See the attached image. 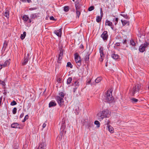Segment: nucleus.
Here are the masks:
<instances>
[{"label":"nucleus","instance_id":"nucleus-46","mask_svg":"<svg viewBox=\"0 0 149 149\" xmlns=\"http://www.w3.org/2000/svg\"><path fill=\"white\" fill-rule=\"evenodd\" d=\"M0 84H2V85L3 86H4L5 85V82L2 81H0Z\"/></svg>","mask_w":149,"mask_h":149},{"label":"nucleus","instance_id":"nucleus-4","mask_svg":"<svg viewBox=\"0 0 149 149\" xmlns=\"http://www.w3.org/2000/svg\"><path fill=\"white\" fill-rule=\"evenodd\" d=\"M141 87V85L139 84H137V85H136L132 90V94L134 95L135 93L139 91Z\"/></svg>","mask_w":149,"mask_h":149},{"label":"nucleus","instance_id":"nucleus-2","mask_svg":"<svg viewBox=\"0 0 149 149\" xmlns=\"http://www.w3.org/2000/svg\"><path fill=\"white\" fill-rule=\"evenodd\" d=\"M112 90H108L105 94V97L107 102H112L113 100L112 95Z\"/></svg>","mask_w":149,"mask_h":149},{"label":"nucleus","instance_id":"nucleus-11","mask_svg":"<svg viewBox=\"0 0 149 149\" xmlns=\"http://www.w3.org/2000/svg\"><path fill=\"white\" fill-rule=\"evenodd\" d=\"M54 33L58 37H61V29L55 31Z\"/></svg>","mask_w":149,"mask_h":149},{"label":"nucleus","instance_id":"nucleus-43","mask_svg":"<svg viewBox=\"0 0 149 149\" xmlns=\"http://www.w3.org/2000/svg\"><path fill=\"white\" fill-rule=\"evenodd\" d=\"M22 1L23 2H27L29 3L31 2V0H22Z\"/></svg>","mask_w":149,"mask_h":149},{"label":"nucleus","instance_id":"nucleus-36","mask_svg":"<svg viewBox=\"0 0 149 149\" xmlns=\"http://www.w3.org/2000/svg\"><path fill=\"white\" fill-rule=\"evenodd\" d=\"M36 17L35 14H33L31 15L30 16L31 19H33L35 18Z\"/></svg>","mask_w":149,"mask_h":149},{"label":"nucleus","instance_id":"nucleus-37","mask_svg":"<svg viewBox=\"0 0 149 149\" xmlns=\"http://www.w3.org/2000/svg\"><path fill=\"white\" fill-rule=\"evenodd\" d=\"M113 22H115V24L116 25L118 22V18H116L115 19H113Z\"/></svg>","mask_w":149,"mask_h":149},{"label":"nucleus","instance_id":"nucleus-20","mask_svg":"<svg viewBox=\"0 0 149 149\" xmlns=\"http://www.w3.org/2000/svg\"><path fill=\"white\" fill-rule=\"evenodd\" d=\"M111 57L115 59H117L119 58V56L117 54H113L111 55Z\"/></svg>","mask_w":149,"mask_h":149},{"label":"nucleus","instance_id":"nucleus-26","mask_svg":"<svg viewBox=\"0 0 149 149\" xmlns=\"http://www.w3.org/2000/svg\"><path fill=\"white\" fill-rule=\"evenodd\" d=\"M130 44L132 46H135V43L134 41L132 40H130Z\"/></svg>","mask_w":149,"mask_h":149},{"label":"nucleus","instance_id":"nucleus-42","mask_svg":"<svg viewBox=\"0 0 149 149\" xmlns=\"http://www.w3.org/2000/svg\"><path fill=\"white\" fill-rule=\"evenodd\" d=\"M131 100L132 102H136L138 101V100L137 99H136L134 98H133L131 99Z\"/></svg>","mask_w":149,"mask_h":149},{"label":"nucleus","instance_id":"nucleus-8","mask_svg":"<svg viewBox=\"0 0 149 149\" xmlns=\"http://www.w3.org/2000/svg\"><path fill=\"white\" fill-rule=\"evenodd\" d=\"M108 35L107 32V31H104L101 35L102 38L104 40H107L108 38Z\"/></svg>","mask_w":149,"mask_h":149},{"label":"nucleus","instance_id":"nucleus-21","mask_svg":"<svg viewBox=\"0 0 149 149\" xmlns=\"http://www.w3.org/2000/svg\"><path fill=\"white\" fill-rule=\"evenodd\" d=\"M121 21L123 26H125L126 24H127L128 25H129V22L127 21L121 20Z\"/></svg>","mask_w":149,"mask_h":149},{"label":"nucleus","instance_id":"nucleus-51","mask_svg":"<svg viewBox=\"0 0 149 149\" xmlns=\"http://www.w3.org/2000/svg\"><path fill=\"white\" fill-rule=\"evenodd\" d=\"M126 40H123V44H125L126 43Z\"/></svg>","mask_w":149,"mask_h":149},{"label":"nucleus","instance_id":"nucleus-31","mask_svg":"<svg viewBox=\"0 0 149 149\" xmlns=\"http://www.w3.org/2000/svg\"><path fill=\"white\" fill-rule=\"evenodd\" d=\"M101 18L100 16H98L97 17L96 20L97 22H99L101 20Z\"/></svg>","mask_w":149,"mask_h":149},{"label":"nucleus","instance_id":"nucleus-17","mask_svg":"<svg viewBox=\"0 0 149 149\" xmlns=\"http://www.w3.org/2000/svg\"><path fill=\"white\" fill-rule=\"evenodd\" d=\"M11 127L14 128H19L20 127L19 126V124L17 123H13L11 125Z\"/></svg>","mask_w":149,"mask_h":149},{"label":"nucleus","instance_id":"nucleus-29","mask_svg":"<svg viewBox=\"0 0 149 149\" xmlns=\"http://www.w3.org/2000/svg\"><path fill=\"white\" fill-rule=\"evenodd\" d=\"M76 10L77 16L78 17H79L81 13L80 12V11L79 10Z\"/></svg>","mask_w":149,"mask_h":149},{"label":"nucleus","instance_id":"nucleus-58","mask_svg":"<svg viewBox=\"0 0 149 149\" xmlns=\"http://www.w3.org/2000/svg\"><path fill=\"white\" fill-rule=\"evenodd\" d=\"M73 1H74V0H72Z\"/></svg>","mask_w":149,"mask_h":149},{"label":"nucleus","instance_id":"nucleus-1","mask_svg":"<svg viewBox=\"0 0 149 149\" xmlns=\"http://www.w3.org/2000/svg\"><path fill=\"white\" fill-rule=\"evenodd\" d=\"M111 112L106 109L100 111L97 114V116L98 120L101 121L104 118H109L111 116Z\"/></svg>","mask_w":149,"mask_h":149},{"label":"nucleus","instance_id":"nucleus-40","mask_svg":"<svg viewBox=\"0 0 149 149\" xmlns=\"http://www.w3.org/2000/svg\"><path fill=\"white\" fill-rule=\"evenodd\" d=\"M17 109L16 108L14 107L13 111V114H15L16 113Z\"/></svg>","mask_w":149,"mask_h":149},{"label":"nucleus","instance_id":"nucleus-13","mask_svg":"<svg viewBox=\"0 0 149 149\" xmlns=\"http://www.w3.org/2000/svg\"><path fill=\"white\" fill-rule=\"evenodd\" d=\"M105 25H107L109 26H110L113 29L112 27V23L110 21L108 20V19H107L105 23Z\"/></svg>","mask_w":149,"mask_h":149},{"label":"nucleus","instance_id":"nucleus-52","mask_svg":"<svg viewBox=\"0 0 149 149\" xmlns=\"http://www.w3.org/2000/svg\"><path fill=\"white\" fill-rule=\"evenodd\" d=\"M2 64H0V70L2 68L3 66L2 65Z\"/></svg>","mask_w":149,"mask_h":149},{"label":"nucleus","instance_id":"nucleus-35","mask_svg":"<svg viewBox=\"0 0 149 149\" xmlns=\"http://www.w3.org/2000/svg\"><path fill=\"white\" fill-rule=\"evenodd\" d=\"M105 122L106 123V124L107 125V126H108V125H110L109 124L110 122V121L109 120H107L106 119V120Z\"/></svg>","mask_w":149,"mask_h":149},{"label":"nucleus","instance_id":"nucleus-16","mask_svg":"<svg viewBox=\"0 0 149 149\" xmlns=\"http://www.w3.org/2000/svg\"><path fill=\"white\" fill-rule=\"evenodd\" d=\"M56 104L55 101H52L49 104V107H51L55 106L56 105Z\"/></svg>","mask_w":149,"mask_h":149},{"label":"nucleus","instance_id":"nucleus-5","mask_svg":"<svg viewBox=\"0 0 149 149\" xmlns=\"http://www.w3.org/2000/svg\"><path fill=\"white\" fill-rule=\"evenodd\" d=\"M63 98L59 97L57 96L56 97V99L58 103V104L61 106L63 104L64 101Z\"/></svg>","mask_w":149,"mask_h":149},{"label":"nucleus","instance_id":"nucleus-25","mask_svg":"<svg viewBox=\"0 0 149 149\" xmlns=\"http://www.w3.org/2000/svg\"><path fill=\"white\" fill-rule=\"evenodd\" d=\"M102 80V78L101 77H97L95 80V82L96 83H98L100 82Z\"/></svg>","mask_w":149,"mask_h":149},{"label":"nucleus","instance_id":"nucleus-41","mask_svg":"<svg viewBox=\"0 0 149 149\" xmlns=\"http://www.w3.org/2000/svg\"><path fill=\"white\" fill-rule=\"evenodd\" d=\"M64 10L65 12H67L68 10V6H65L64 8Z\"/></svg>","mask_w":149,"mask_h":149},{"label":"nucleus","instance_id":"nucleus-32","mask_svg":"<svg viewBox=\"0 0 149 149\" xmlns=\"http://www.w3.org/2000/svg\"><path fill=\"white\" fill-rule=\"evenodd\" d=\"M67 66V67H69L71 68H72V65L70 62H68Z\"/></svg>","mask_w":149,"mask_h":149},{"label":"nucleus","instance_id":"nucleus-3","mask_svg":"<svg viewBox=\"0 0 149 149\" xmlns=\"http://www.w3.org/2000/svg\"><path fill=\"white\" fill-rule=\"evenodd\" d=\"M74 59L76 63L79 66L81 65V61L80 57L77 53H76L74 54Z\"/></svg>","mask_w":149,"mask_h":149},{"label":"nucleus","instance_id":"nucleus-30","mask_svg":"<svg viewBox=\"0 0 149 149\" xmlns=\"http://www.w3.org/2000/svg\"><path fill=\"white\" fill-rule=\"evenodd\" d=\"M90 55V54L87 53V54L86 56L85 60L86 61H88L89 59V56Z\"/></svg>","mask_w":149,"mask_h":149},{"label":"nucleus","instance_id":"nucleus-47","mask_svg":"<svg viewBox=\"0 0 149 149\" xmlns=\"http://www.w3.org/2000/svg\"><path fill=\"white\" fill-rule=\"evenodd\" d=\"M91 80L90 79H88V81H87V84H89L91 82Z\"/></svg>","mask_w":149,"mask_h":149},{"label":"nucleus","instance_id":"nucleus-28","mask_svg":"<svg viewBox=\"0 0 149 149\" xmlns=\"http://www.w3.org/2000/svg\"><path fill=\"white\" fill-rule=\"evenodd\" d=\"M72 81V79L71 77H69L67 80V84H70Z\"/></svg>","mask_w":149,"mask_h":149},{"label":"nucleus","instance_id":"nucleus-15","mask_svg":"<svg viewBox=\"0 0 149 149\" xmlns=\"http://www.w3.org/2000/svg\"><path fill=\"white\" fill-rule=\"evenodd\" d=\"M27 55L28 56L26 57H25L24 58V60L22 62V64L23 65H26L28 61L29 54H28Z\"/></svg>","mask_w":149,"mask_h":149},{"label":"nucleus","instance_id":"nucleus-39","mask_svg":"<svg viewBox=\"0 0 149 149\" xmlns=\"http://www.w3.org/2000/svg\"><path fill=\"white\" fill-rule=\"evenodd\" d=\"M16 104H17L16 102L14 100H13V102H12L10 103V105L12 106L15 105H16Z\"/></svg>","mask_w":149,"mask_h":149},{"label":"nucleus","instance_id":"nucleus-9","mask_svg":"<svg viewBox=\"0 0 149 149\" xmlns=\"http://www.w3.org/2000/svg\"><path fill=\"white\" fill-rule=\"evenodd\" d=\"M46 146V144L45 142H41L38 147V149H44Z\"/></svg>","mask_w":149,"mask_h":149},{"label":"nucleus","instance_id":"nucleus-10","mask_svg":"<svg viewBox=\"0 0 149 149\" xmlns=\"http://www.w3.org/2000/svg\"><path fill=\"white\" fill-rule=\"evenodd\" d=\"M73 86L74 87L73 88L74 92L76 89L79 86V82L78 81H75L74 84H73Z\"/></svg>","mask_w":149,"mask_h":149},{"label":"nucleus","instance_id":"nucleus-38","mask_svg":"<svg viewBox=\"0 0 149 149\" xmlns=\"http://www.w3.org/2000/svg\"><path fill=\"white\" fill-rule=\"evenodd\" d=\"M28 118H29L28 116V115H26L25 116L23 120L22 121V122H24L26 120L28 119Z\"/></svg>","mask_w":149,"mask_h":149},{"label":"nucleus","instance_id":"nucleus-34","mask_svg":"<svg viewBox=\"0 0 149 149\" xmlns=\"http://www.w3.org/2000/svg\"><path fill=\"white\" fill-rule=\"evenodd\" d=\"M63 54V51L61 49L60 50L59 54L58 56L62 57Z\"/></svg>","mask_w":149,"mask_h":149},{"label":"nucleus","instance_id":"nucleus-45","mask_svg":"<svg viewBox=\"0 0 149 149\" xmlns=\"http://www.w3.org/2000/svg\"><path fill=\"white\" fill-rule=\"evenodd\" d=\"M7 45V43L6 41L4 42L3 43V47H6Z\"/></svg>","mask_w":149,"mask_h":149},{"label":"nucleus","instance_id":"nucleus-6","mask_svg":"<svg viewBox=\"0 0 149 149\" xmlns=\"http://www.w3.org/2000/svg\"><path fill=\"white\" fill-rule=\"evenodd\" d=\"M99 51L100 56V60L101 61H102L104 56V54L103 52V48H100Z\"/></svg>","mask_w":149,"mask_h":149},{"label":"nucleus","instance_id":"nucleus-24","mask_svg":"<svg viewBox=\"0 0 149 149\" xmlns=\"http://www.w3.org/2000/svg\"><path fill=\"white\" fill-rule=\"evenodd\" d=\"M26 33L25 32H24L23 34H22L21 36V38L22 40L25 37Z\"/></svg>","mask_w":149,"mask_h":149},{"label":"nucleus","instance_id":"nucleus-57","mask_svg":"<svg viewBox=\"0 0 149 149\" xmlns=\"http://www.w3.org/2000/svg\"><path fill=\"white\" fill-rule=\"evenodd\" d=\"M15 149H18V148L17 147V148H15Z\"/></svg>","mask_w":149,"mask_h":149},{"label":"nucleus","instance_id":"nucleus-27","mask_svg":"<svg viewBox=\"0 0 149 149\" xmlns=\"http://www.w3.org/2000/svg\"><path fill=\"white\" fill-rule=\"evenodd\" d=\"M94 123L95 125H97V127H99L100 126V122L97 120H96L94 122Z\"/></svg>","mask_w":149,"mask_h":149},{"label":"nucleus","instance_id":"nucleus-12","mask_svg":"<svg viewBox=\"0 0 149 149\" xmlns=\"http://www.w3.org/2000/svg\"><path fill=\"white\" fill-rule=\"evenodd\" d=\"M75 6L76 10H79L82 6V4L79 3L78 1H77L75 2Z\"/></svg>","mask_w":149,"mask_h":149},{"label":"nucleus","instance_id":"nucleus-44","mask_svg":"<svg viewBox=\"0 0 149 149\" xmlns=\"http://www.w3.org/2000/svg\"><path fill=\"white\" fill-rule=\"evenodd\" d=\"M62 59V57L59 56H58V62L59 63H60V61Z\"/></svg>","mask_w":149,"mask_h":149},{"label":"nucleus","instance_id":"nucleus-55","mask_svg":"<svg viewBox=\"0 0 149 149\" xmlns=\"http://www.w3.org/2000/svg\"><path fill=\"white\" fill-rule=\"evenodd\" d=\"M29 22L30 23V22H31V19H29Z\"/></svg>","mask_w":149,"mask_h":149},{"label":"nucleus","instance_id":"nucleus-49","mask_svg":"<svg viewBox=\"0 0 149 149\" xmlns=\"http://www.w3.org/2000/svg\"><path fill=\"white\" fill-rule=\"evenodd\" d=\"M2 99V97H1L0 98V105L1 104Z\"/></svg>","mask_w":149,"mask_h":149},{"label":"nucleus","instance_id":"nucleus-23","mask_svg":"<svg viewBox=\"0 0 149 149\" xmlns=\"http://www.w3.org/2000/svg\"><path fill=\"white\" fill-rule=\"evenodd\" d=\"M57 96L59 97L63 98L64 97V93L63 92H61L59 93V96Z\"/></svg>","mask_w":149,"mask_h":149},{"label":"nucleus","instance_id":"nucleus-33","mask_svg":"<svg viewBox=\"0 0 149 149\" xmlns=\"http://www.w3.org/2000/svg\"><path fill=\"white\" fill-rule=\"evenodd\" d=\"M94 9V7L93 6H91L89 7L88 8V10L89 11H91L93 10Z\"/></svg>","mask_w":149,"mask_h":149},{"label":"nucleus","instance_id":"nucleus-48","mask_svg":"<svg viewBox=\"0 0 149 149\" xmlns=\"http://www.w3.org/2000/svg\"><path fill=\"white\" fill-rule=\"evenodd\" d=\"M49 18L50 20H54L55 19L52 16L50 17Z\"/></svg>","mask_w":149,"mask_h":149},{"label":"nucleus","instance_id":"nucleus-19","mask_svg":"<svg viewBox=\"0 0 149 149\" xmlns=\"http://www.w3.org/2000/svg\"><path fill=\"white\" fill-rule=\"evenodd\" d=\"M10 64L9 61L7 60L5 61L4 64H2V65L3 66V68L6 66L8 65H9Z\"/></svg>","mask_w":149,"mask_h":149},{"label":"nucleus","instance_id":"nucleus-7","mask_svg":"<svg viewBox=\"0 0 149 149\" xmlns=\"http://www.w3.org/2000/svg\"><path fill=\"white\" fill-rule=\"evenodd\" d=\"M148 45V44L146 43L141 45L139 48V51L143 52L145 50V48L147 47Z\"/></svg>","mask_w":149,"mask_h":149},{"label":"nucleus","instance_id":"nucleus-50","mask_svg":"<svg viewBox=\"0 0 149 149\" xmlns=\"http://www.w3.org/2000/svg\"><path fill=\"white\" fill-rule=\"evenodd\" d=\"M46 124L45 123H44L42 125L43 128H45L46 127Z\"/></svg>","mask_w":149,"mask_h":149},{"label":"nucleus","instance_id":"nucleus-14","mask_svg":"<svg viewBox=\"0 0 149 149\" xmlns=\"http://www.w3.org/2000/svg\"><path fill=\"white\" fill-rule=\"evenodd\" d=\"M109 131L111 133H113L114 132V129L111 125H108L107 126Z\"/></svg>","mask_w":149,"mask_h":149},{"label":"nucleus","instance_id":"nucleus-22","mask_svg":"<svg viewBox=\"0 0 149 149\" xmlns=\"http://www.w3.org/2000/svg\"><path fill=\"white\" fill-rule=\"evenodd\" d=\"M23 19L24 21L27 22L29 19V17L26 15H24L23 17Z\"/></svg>","mask_w":149,"mask_h":149},{"label":"nucleus","instance_id":"nucleus-54","mask_svg":"<svg viewBox=\"0 0 149 149\" xmlns=\"http://www.w3.org/2000/svg\"><path fill=\"white\" fill-rule=\"evenodd\" d=\"M119 43H116V45L117 46H119Z\"/></svg>","mask_w":149,"mask_h":149},{"label":"nucleus","instance_id":"nucleus-18","mask_svg":"<svg viewBox=\"0 0 149 149\" xmlns=\"http://www.w3.org/2000/svg\"><path fill=\"white\" fill-rule=\"evenodd\" d=\"M4 15L7 18H8L9 16V11L8 10H6Z\"/></svg>","mask_w":149,"mask_h":149},{"label":"nucleus","instance_id":"nucleus-53","mask_svg":"<svg viewBox=\"0 0 149 149\" xmlns=\"http://www.w3.org/2000/svg\"><path fill=\"white\" fill-rule=\"evenodd\" d=\"M23 116V114H21L20 115V118H22V117Z\"/></svg>","mask_w":149,"mask_h":149},{"label":"nucleus","instance_id":"nucleus-56","mask_svg":"<svg viewBox=\"0 0 149 149\" xmlns=\"http://www.w3.org/2000/svg\"><path fill=\"white\" fill-rule=\"evenodd\" d=\"M81 48H83V46L82 45H81Z\"/></svg>","mask_w":149,"mask_h":149}]
</instances>
